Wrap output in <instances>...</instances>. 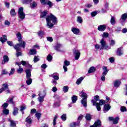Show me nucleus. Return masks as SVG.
<instances>
[{
	"instance_id": "a18cd8bd",
	"label": "nucleus",
	"mask_w": 127,
	"mask_h": 127,
	"mask_svg": "<svg viewBox=\"0 0 127 127\" xmlns=\"http://www.w3.org/2000/svg\"><path fill=\"white\" fill-rule=\"evenodd\" d=\"M36 118H37V120L39 121L40 118L41 117V113H36L35 114Z\"/></svg>"
},
{
	"instance_id": "473e14b6",
	"label": "nucleus",
	"mask_w": 127,
	"mask_h": 127,
	"mask_svg": "<svg viewBox=\"0 0 127 127\" xmlns=\"http://www.w3.org/2000/svg\"><path fill=\"white\" fill-rule=\"evenodd\" d=\"M32 1V0H22V2L24 4H28V3H30Z\"/></svg>"
},
{
	"instance_id": "e433bc0d",
	"label": "nucleus",
	"mask_w": 127,
	"mask_h": 127,
	"mask_svg": "<svg viewBox=\"0 0 127 127\" xmlns=\"http://www.w3.org/2000/svg\"><path fill=\"white\" fill-rule=\"evenodd\" d=\"M7 103H10V104H13V97H9L8 98L6 101Z\"/></svg>"
},
{
	"instance_id": "dca6fc26",
	"label": "nucleus",
	"mask_w": 127,
	"mask_h": 127,
	"mask_svg": "<svg viewBox=\"0 0 127 127\" xmlns=\"http://www.w3.org/2000/svg\"><path fill=\"white\" fill-rule=\"evenodd\" d=\"M26 78L27 79H29L31 77V71L29 69H27L25 70Z\"/></svg>"
},
{
	"instance_id": "69168bd1",
	"label": "nucleus",
	"mask_w": 127,
	"mask_h": 127,
	"mask_svg": "<svg viewBox=\"0 0 127 127\" xmlns=\"http://www.w3.org/2000/svg\"><path fill=\"white\" fill-rule=\"evenodd\" d=\"M107 75H102V76L101 77V81H103V82L105 81V80H106V76Z\"/></svg>"
},
{
	"instance_id": "a19ab883",
	"label": "nucleus",
	"mask_w": 127,
	"mask_h": 127,
	"mask_svg": "<svg viewBox=\"0 0 127 127\" xmlns=\"http://www.w3.org/2000/svg\"><path fill=\"white\" fill-rule=\"evenodd\" d=\"M77 21L78 23H82V22H83V18H82V17L80 16H77Z\"/></svg>"
},
{
	"instance_id": "8fccbe9b",
	"label": "nucleus",
	"mask_w": 127,
	"mask_h": 127,
	"mask_svg": "<svg viewBox=\"0 0 127 127\" xmlns=\"http://www.w3.org/2000/svg\"><path fill=\"white\" fill-rule=\"evenodd\" d=\"M28 79L26 80V83L28 85H30L32 83V79L31 78H27Z\"/></svg>"
},
{
	"instance_id": "de8ad7c7",
	"label": "nucleus",
	"mask_w": 127,
	"mask_h": 127,
	"mask_svg": "<svg viewBox=\"0 0 127 127\" xmlns=\"http://www.w3.org/2000/svg\"><path fill=\"white\" fill-rule=\"evenodd\" d=\"M95 106H96L97 111L100 112L101 111V105H99V103L95 104Z\"/></svg>"
},
{
	"instance_id": "f257e3e1",
	"label": "nucleus",
	"mask_w": 127,
	"mask_h": 127,
	"mask_svg": "<svg viewBox=\"0 0 127 127\" xmlns=\"http://www.w3.org/2000/svg\"><path fill=\"white\" fill-rule=\"evenodd\" d=\"M46 20L48 28H52L54 26V24L57 23V18L52 14L46 17Z\"/></svg>"
},
{
	"instance_id": "c9c22d12",
	"label": "nucleus",
	"mask_w": 127,
	"mask_h": 127,
	"mask_svg": "<svg viewBox=\"0 0 127 127\" xmlns=\"http://www.w3.org/2000/svg\"><path fill=\"white\" fill-rule=\"evenodd\" d=\"M29 54L30 55H35L36 54V50L34 49L30 50Z\"/></svg>"
},
{
	"instance_id": "49530a36",
	"label": "nucleus",
	"mask_w": 127,
	"mask_h": 127,
	"mask_svg": "<svg viewBox=\"0 0 127 127\" xmlns=\"http://www.w3.org/2000/svg\"><path fill=\"white\" fill-rule=\"evenodd\" d=\"M98 104L100 106H103L106 104V101L104 100H100Z\"/></svg>"
},
{
	"instance_id": "e2e57ef3",
	"label": "nucleus",
	"mask_w": 127,
	"mask_h": 127,
	"mask_svg": "<svg viewBox=\"0 0 127 127\" xmlns=\"http://www.w3.org/2000/svg\"><path fill=\"white\" fill-rule=\"evenodd\" d=\"M121 111L122 112V113L127 112V108H126V107L123 106L121 108Z\"/></svg>"
},
{
	"instance_id": "7ed1b4c3",
	"label": "nucleus",
	"mask_w": 127,
	"mask_h": 127,
	"mask_svg": "<svg viewBox=\"0 0 127 127\" xmlns=\"http://www.w3.org/2000/svg\"><path fill=\"white\" fill-rule=\"evenodd\" d=\"M18 17L20 19L23 20L25 18V13L23 12V7H21L19 8L18 11Z\"/></svg>"
},
{
	"instance_id": "6e6d98bb",
	"label": "nucleus",
	"mask_w": 127,
	"mask_h": 127,
	"mask_svg": "<svg viewBox=\"0 0 127 127\" xmlns=\"http://www.w3.org/2000/svg\"><path fill=\"white\" fill-rule=\"evenodd\" d=\"M102 37L107 38V37H109V33L104 32L103 34L102 35Z\"/></svg>"
},
{
	"instance_id": "4d7b16f0",
	"label": "nucleus",
	"mask_w": 127,
	"mask_h": 127,
	"mask_svg": "<svg viewBox=\"0 0 127 127\" xmlns=\"http://www.w3.org/2000/svg\"><path fill=\"white\" fill-rule=\"evenodd\" d=\"M36 5H37V4L35 2H33L31 3V8H34V7H36Z\"/></svg>"
},
{
	"instance_id": "5701e85b",
	"label": "nucleus",
	"mask_w": 127,
	"mask_h": 127,
	"mask_svg": "<svg viewBox=\"0 0 127 127\" xmlns=\"http://www.w3.org/2000/svg\"><path fill=\"white\" fill-rule=\"evenodd\" d=\"M81 104L83 105V107L85 108L88 106L87 104V99L86 98H82L81 100Z\"/></svg>"
},
{
	"instance_id": "1a4fd4ad",
	"label": "nucleus",
	"mask_w": 127,
	"mask_h": 127,
	"mask_svg": "<svg viewBox=\"0 0 127 127\" xmlns=\"http://www.w3.org/2000/svg\"><path fill=\"white\" fill-rule=\"evenodd\" d=\"M102 127V122L101 120H98L96 121L94 124L93 126H90V127Z\"/></svg>"
},
{
	"instance_id": "6ab92c4d",
	"label": "nucleus",
	"mask_w": 127,
	"mask_h": 127,
	"mask_svg": "<svg viewBox=\"0 0 127 127\" xmlns=\"http://www.w3.org/2000/svg\"><path fill=\"white\" fill-rule=\"evenodd\" d=\"M74 55H75V60H78L79 58H80V55H81V54L80 53V51H76L74 52Z\"/></svg>"
},
{
	"instance_id": "b1692460",
	"label": "nucleus",
	"mask_w": 127,
	"mask_h": 127,
	"mask_svg": "<svg viewBox=\"0 0 127 127\" xmlns=\"http://www.w3.org/2000/svg\"><path fill=\"white\" fill-rule=\"evenodd\" d=\"M114 87H116V88H119L120 87V86H121V81L117 80H116L114 82Z\"/></svg>"
},
{
	"instance_id": "6e6552de",
	"label": "nucleus",
	"mask_w": 127,
	"mask_h": 127,
	"mask_svg": "<svg viewBox=\"0 0 127 127\" xmlns=\"http://www.w3.org/2000/svg\"><path fill=\"white\" fill-rule=\"evenodd\" d=\"M109 121L110 122H113L114 125H117V124H119V121H120V118L117 117L114 118V117H109Z\"/></svg>"
},
{
	"instance_id": "774afa93",
	"label": "nucleus",
	"mask_w": 127,
	"mask_h": 127,
	"mask_svg": "<svg viewBox=\"0 0 127 127\" xmlns=\"http://www.w3.org/2000/svg\"><path fill=\"white\" fill-rule=\"evenodd\" d=\"M2 108H4V109H5V108H7L8 107V104L5 103L2 105Z\"/></svg>"
},
{
	"instance_id": "2f4dec72",
	"label": "nucleus",
	"mask_w": 127,
	"mask_h": 127,
	"mask_svg": "<svg viewBox=\"0 0 127 127\" xmlns=\"http://www.w3.org/2000/svg\"><path fill=\"white\" fill-rule=\"evenodd\" d=\"M18 114V109L16 107H14V110L13 112V116H16Z\"/></svg>"
},
{
	"instance_id": "72a5a7b5",
	"label": "nucleus",
	"mask_w": 127,
	"mask_h": 127,
	"mask_svg": "<svg viewBox=\"0 0 127 127\" xmlns=\"http://www.w3.org/2000/svg\"><path fill=\"white\" fill-rule=\"evenodd\" d=\"M96 71V68L94 66H91L90 67L89 70H88V73H93V72H95Z\"/></svg>"
},
{
	"instance_id": "7c9ffc66",
	"label": "nucleus",
	"mask_w": 127,
	"mask_h": 127,
	"mask_svg": "<svg viewBox=\"0 0 127 127\" xmlns=\"http://www.w3.org/2000/svg\"><path fill=\"white\" fill-rule=\"evenodd\" d=\"M17 72L18 74H21L23 72V68L19 66V68L17 69Z\"/></svg>"
},
{
	"instance_id": "f704fd0d",
	"label": "nucleus",
	"mask_w": 127,
	"mask_h": 127,
	"mask_svg": "<svg viewBox=\"0 0 127 127\" xmlns=\"http://www.w3.org/2000/svg\"><path fill=\"white\" fill-rule=\"evenodd\" d=\"M10 123L11 127H16V123H15V121L10 120Z\"/></svg>"
},
{
	"instance_id": "aec40b11",
	"label": "nucleus",
	"mask_w": 127,
	"mask_h": 127,
	"mask_svg": "<svg viewBox=\"0 0 127 127\" xmlns=\"http://www.w3.org/2000/svg\"><path fill=\"white\" fill-rule=\"evenodd\" d=\"M102 70L103 71V72L102 73V75H107V74H108V72H109V69H108V67L107 66H103Z\"/></svg>"
},
{
	"instance_id": "bf43d9fd",
	"label": "nucleus",
	"mask_w": 127,
	"mask_h": 127,
	"mask_svg": "<svg viewBox=\"0 0 127 127\" xmlns=\"http://www.w3.org/2000/svg\"><path fill=\"white\" fill-rule=\"evenodd\" d=\"M116 44V41L112 40L110 41V46H114Z\"/></svg>"
},
{
	"instance_id": "338daca9",
	"label": "nucleus",
	"mask_w": 127,
	"mask_h": 127,
	"mask_svg": "<svg viewBox=\"0 0 127 127\" xmlns=\"http://www.w3.org/2000/svg\"><path fill=\"white\" fill-rule=\"evenodd\" d=\"M47 39L48 41H49L50 42H52V41H53V39L51 37H47Z\"/></svg>"
},
{
	"instance_id": "ddd939ff",
	"label": "nucleus",
	"mask_w": 127,
	"mask_h": 127,
	"mask_svg": "<svg viewBox=\"0 0 127 127\" xmlns=\"http://www.w3.org/2000/svg\"><path fill=\"white\" fill-rule=\"evenodd\" d=\"M111 109V106L109 104H105L104 107V112L107 113Z\"/></svg>"
},
{
	"instance_id": "13d9d810",
	"label": "nucleus",
	"mask_w": 127,
	"mask_h": 127,
	"mask_svg": "<svg viewBox=\"0 0 127 127\" xmlns=\"http://www.w3.org/2000/svg\"><path fill=\"white\" fill-rule=\"evenodd\" d=\"M76 126H77V122H73L69 125L70 127H76Z\"/></svg>"
},
{
	"instance_id": "0eeeda50",
	"label": "nucleus",
	"mask_w": 127,
	"mask_h": 127,
	"mask_svg": "<svg viewBox=\"0 0 127 127\" xmlns=\"http://www.w3.org/2000/svg\"><path fill=\"white\" fill-rule=\"evenodd\" d=\"M71 31L74 34H75V35H80V33H81V31H80V29L75 27H72L71 28Z\"/></svg>"
},
{
	"instance_id": "58836bf2",
	"label": "nucleus",
	"mask_w": 127,
	"mask_h": 127,
	"mask_svg": "<svg viewBox=\"0 0 127 127\" xmlns=\"http://www.w3.org/2000/svg\"><path fill=\"white\" fill-rule=\"evenodd\" d=\"M10 13L11 16H15V15H16V13H15V10H14V9H11Z\"/></svg>"
},
{
	"instance_id": "9b49d317",
	"label": "nucleus",
	"mask_w": 127,
	"mask_h": 127,
	"mask_svg": "<svg viewBox=\"0 0 127 127\" xmlns=\"http://www.w3.org/2000/svg\"><path fill=\"white\" fill-rule=\"evenodd\" d=\"M117 54L118 56H122L124 54V51L123 50V47L119 48L117 49Z\"/></svg>"
},
{
	"instance_id": "864d4df0",
	"label": "nucleus",
	"mask_w": 127,
	"mask_h": 127,
	"mask_svg": "<svg viewBox=\"0 0 127 127\" xmlns=\"http://www.w3.org/2000/svg\"><path fill=\"white\" fill-rule=\"evenodd\" d=\"M57 118H58V115H56L54 118V120H53L54 126H55L56 125V120H57Z\"/></svg>"
},
{
	"instance_id": "37998d69",
	"label": "nucleus",
	"mask_w": 127,
	"mask_h": 127,
	"mask_svg": "<svg viewBox=\"0 0 127 127\" xmlns=\"http://www.w3.org/2000/svg\"><path fill=\"white\" fill-rule=\"evenodd\" d=\"M26 122L27 123V124H31L32 120H31V118H30V117L29 116L26 119Z\"/></svg>"
},
{
	"instance_id": "5fc2aeb1",
	"label": "nucleus",
	"mask_w": 127,
	"mask_h": 127,
	"mask_svg": "<svg viewBox=\"0 0 127 127\" xmlns=\"http://www.w3.org/2000/svg\"><path fill=\"white\" fill-rule=\"evenodd\" d=\"M8 88V85L7 84H4L2 85V89L5 91V90H6Z\"/></svg>"
},
{
	"instance_id": "cd10ccee",
	"label": "nucleus",
	"mask_w": 127,
	"mask_h": 127,
	"mask_svg": "<svg viewBox=\"0 0 127 127\" xmlns=\"http://www.w3.org/2000/svg\"><path fill=\"white\" fill-rule=\"evenodd\" d=\"M85 118L86 121H91V120H92V115H91L90 114H87L85 116Z\"/></svg>"
},
{
	"instance_id": "412c9836",
	"label": "nucleus",
	"mask_w": 127,
	"mask_h": 127,
	"mask_svg": "<svg viewBox=\"0 0 127 127\" xmlns=\"http://www.w3.org/2000/svg\"><path fill=\"white\" fill-rule=\"evenodd\" d=\"M84 117V116L83 115H80L77 119V124H76V126L77 127H79L80 126V122H81V121H82L83 118Z\"/></svg>"
},
{
	"instance_id": "79ce46f5",
	"label": "nucleus",
	"mask_w": 127,
	"mask_h": 127,
	"mask_svg": "<svg viewBox=\"0 0 127 127\" xmlns=\"http://www.w3.org/2000/svg\"><path fill=\"white\" fill-rule=\"evenodd\" d=\"M53 57H52V56L51 55H48L47 57V60L49 62H51V61L52 60Z\"/></svg>"
},
{
	"instance_id": "f03ea898",
	"label": "nucleus",
	"mask_w": 127,
	"mask_h": 127,
	"mask_svg": "<svg viewBox=\"0 0 127 127\" xmlns=\"http://www.w3.org/2000/svg\"><path fill=\"white\" fill-rule=\"evenodd\" d=\"M19 44H17L15 46H14V49L16 50V52L18 51H20L21 50V48H25V42H19Z\"/></svg>"
},
{
	"instance_id": "393cba45",
	"label": "nucleus",
	"mask_w": 127,
	"mask_h": 127,
	"mask_svg": "<svg viewBox=\"0 0 127 127\" xmlns=\"http://www.w3.org/2000/svg\"><path fill=\"white\" fill-rule=\"evenodd\" d=\"M46 95V92L45 91H40L39 93L38 94L39 97H43L45 98V96Z\"/></svg>"
},
{
	"instance_id": "c85d7f7f",
	"label": "nucleus",
	"mask_w": 127,
	"mask_h": 127,
	"mask_svg": "<svg viewBox=\"0 0 127 127\" xmlns=\"http://www.w3.org/2000/svg\"><path fill=\"white\" fill-rule=\"evenodd\" d=\"M83 80H84V77H80L77 80L76 82V84H77V85H80V84H81Z\"/></svg>"
},
{
	"instance_id": "052dcab7",
	"label": "nucleus",
	"mask_w": 127,
	"mask_h": 127,
	"mask_svg": "<svg viewBox=\"0 0 127 127\" xmlns=\"http://www.w3.org/2000/svg\"><path fill=\"white\" fill-rule=\"evenodd\" d=\"M69 65H70V62H69L67 60H65L64 61V66H69Z\"/></svg>"
},
{
	"instance_id": "680f3d73",
	"label": "nucleus",
	"mask_w": 127,
	"mask_h": 127,
	"mask_svg": "<svg viewBox=\"0 0 127 127\" xmlns=\"http://www.w3.org/2000/svg\"><path fill=\"white\" fill-rule=\"evenodd\" d=\"M34 61L35 63H36V62H38V61H39V57L35 56L34 58Z\"/></svg>"
},
{
	"instance_id": "a211bd4d",
	"label": "nucleus",
	"mask_w": 127,
	"mask_h": 127,
	"mask_svg": "<svg viewBox=\"0 0 127 127\" xmlns=\"http://www.w3.org/2000/svg\"><path fill=\"white\" fill-rule=\"evenodd\" d=\"M0 41L2 43H4L6 41H7V37L6 35H2V37L0 38Z\"/></svg>"
},
{
	"instance_id": "09e8293b",
	"label": "nucleus",
	"mask_w": 127,
	"mask_h": 127,
	"mask_svg": "<svg viewBox=\"0 0 127 127\" xmlns=\"http://www.w3.org/2000/svg\"><path fill=\"white\" fill-rule=\"evenodd\" d=\"M3 114H4V115H8V114H9V110L5 108L3 110Z\"/></svg>"
},
{
	"instance_id": "c03bdc74",
	"label": "nucleus",
	"mask_w": 127,
	"mask_h": 127,
	"mask_svg": "<svg viewBox=\"0 0 127 127\" xmlns=\"http://www.w3.org/2000/svg\"><path fill=\"white\" fill-rule=\"evenodd\" d=\"M38 100L39 103H43V102H44V97L42 96H39Z\"/></svg>"
},
{
	"instance_id": "f8f14e48",
	"label": "nucleus",
	"mask_w": 127,
	"mask_h": 127,
	"mask_svg": "<svg viewBox=\"0 0 127 127\" xmlns=\"http://www.w3.org/2000/svg\"><path fill=\"white\" fill-rule=\"evenodd\" d=\"M106 28H107L106 25H100L98 27L99 31H105Z\"/></svg>"
},
{
	"instance_id": "423d86ee",
	"label": "nucleus",
	"mask_w": 127,
	"mask_h": 127,
	"mask_svg": "<svg viewBox=\"0 0 127 127\" xmlns=\"http://www.w3.org/2000/svg\"><path fill=\"white\" fill-rule=\"evenodd\" d=\"M41 2L42 4H47L49 5V7H52L53 5L52 2L50 1L49 0H41Z\"/></svg>"
},
{
	"instance_id": "39448f33",
	"label": "nucleus",
	"mask_w": 127,
	"mask_h": 127,
	"mask_svg": "<svg viewBox=\"0 0 127 127\" xmlns=\"http://www.w3.org/2000/svg\"><path fill=\"white\" fill-rule=\"evenodd\" d=\"M63 46L62 44L57 43L56 45L55 46V49L58 52H63Z\"/></svg>"
},
{
	"instance_id": "4c0bfd02",
	"label": "nucleus",
	"mask_w": 127,
	"mask_h": 127,
	"mask_svg": "<svg viewBox=\"0 0 127 127\" xmlns=\"http://www.w3.org/2000/svg\"><path fill=\"white\" fill-rule=\"evenodd\" d=\"M26 109V107L23 105L21 106L20 111V112H22V115H24V112L23 111Z\"/></svg>"
},
{
	"instance_id": "3c124183",
	"label": "nucleus",
	"mask_w": 127,
	"mask_h": 127,
	"mask_svg": "<svg viewBox=\"0 0 127 127\" xmlns=\"http://www.w3.org/2000/svg\"><path fill=\"white\" fill-rule=\"evenodd\" d=\"M68 90H69V87L68 86H64L63 87V91L64 93H67V92H68Z\"/></svg>"
},
{
	"instance_id": "ea45409f",
	"label": "nucleus",
	"mask_w": 127,
	"mask_h": 127,
	"mask_svg": "<svg viewBox=\"0 0 127 127\" xmlns=\"http://www.w3.org/2000/svg\"><path fill=\"white\" fill-rule=\"evenodd\" d=\"M47 15V11H44L41 14V17L43 18V17H45Z\"/></svg>"
},
{
	"instance_id": "a878e982",
	"label": "nucleus",
	"mask_w": 127,
	"mask_h": 127,
	"mask_svg": "<svg viewBox=\"0 0 127 127\" xmlns=\"http://www.w3.org/2000/svg\"><path fill=\"white\" fill-rule=\"evenodd\" d=\"M110 22L112 25L116 24V17L112 16Z\"/></svg>"
},
{
	"instance_id": "bb28decb",
	"label": "nucleus",
	"mask_w": 127,
	"mask_h": 127,
	"mask_svg": "<svg viewBox=\"0 0 127 127\" xmlns=\"http://www.w3.org/2000/svg\"><path fill=\"white\" fill-rule=\"evenodd\" d=\"M37 34L38 35V36L40 37V38H42L43 36H44V32L43 31H39Z\"/></svg>"
},
{
	"instance_id": "4468645a",
	"label": "nucleus",
	"mask_w": 127,
	"mask_h": 127,
	"mask_svg": "<svg viewBox=\"0 0 127 127\" xmlns=\"http://www.w3.org/2000/svg\"><path fill=\"white\" fill-rule=\"evenodd\" d=\"M3 60L2 61L1 64H5L9 61V59L7 56H4L3 57Z\"/></svg>"
},
{
	"instance_id": "9d476101",
	"label": "nucleus",
	"mask_w": 127,
	"mask_h": 127,
	"mask_svg": "<svg viewBox=\"0 0 127 127\" xmlns=\"http://www.w3.org/2000/svg\"><path fill=\"white\" fill-rule=\"evenodd\" d=\"M94 99L91 100V103H93V106H95L97 104L98 101H100V98L99 96L96 95L94 97Z\"/></svg>"
},
{
	"instance_id": "4be33fe9",
	"label": "nucleus",
	"mask_w": 127,
	"mask_h": 127,
	"mask_svg": "<svg viewBox=\"0 0 127 127\" xmlns=\"http://www.w3.org/2000/svg\"><path fill=\"white\" fill-rule=\"evenodd\" d=\"M16 36L18 39L19 42H24L23 41L21 40V39H22V37H21V34L20 33L18 32L16 34Z\"/></svg>"
},
{
	"instance_id": "0e129e2a",
	"label": "nucleus",
	"mask_w": 127,
	"mask_h": 127,
	"mask_svg": "<svg viewBox=\"0 0 127 127\" xmlns=\"http://www.w3.org/2000/svg\"><path fill=\"white\" fill-rule=\"evenodd\" d=\"M14 71H15L14 68H11L9 73V76H11V75H13V74L14 73Z\"/></svg>"
},
{
	"instance_id": "f3484780",
	"label": "nucleus",
	"mask_w": 127,
	"mask_h": 127,
	"mask_svg": "<svg viewBox=\"0 0 127 127\" xmlns=\"http://www.w3.org/2000/svg\"><path fill=\"white\" fill-rule=\"evenodd\" d=\"M79 96L81 98H83L82 99H87L88 98V95H87L83 91L79 93Z\"/></svg>"
},
{
	"instance_id": "20e7f679",
	"label": "nucleus",
	"mask_w": 127,
	"mask_h": 127,
	"mask_svg": "<svg viewBox=\"0 0 127 127\" xmlns=\"http://www.w3.org/2000/svg\"><path fill=\"white\" fill-rule=\"evenodd\" d=\"M100 50H102V49H111V47H106L107 44L106 43V41H105V40H104V39H102L100 41Z\"/></svg>"
},
{
	"instance_id": "2eb2a0df",
	"label": "nucleus",
	"mask_w": 127,
	"mask_h": 127,
	"mask_svg": "<svg viewBox=\"0 0 127 127\" xmlns=\"http://www.w3.org/2000/svg\"><path fill=\"white\" fill-rule=\"evenodd\" d=\"M51 77L56 81L59 80V74L58 73H54L53 74L51 75Z\"/></svg>"
},
{
	"instance_id": "c756f323",
	"label": "nucleus",
	"mask_w": 127,
	"mask_h": 127,
	"mask_svg": "<svg viewBox=\"0 0 127 127\" xmlns=\"http://www.w3.org/2000/svg\"><path fill=\"white\" fill-rule=\"evenodd\" d=\"M72 102L73 104H75L78 100V97L76 96L73 95L71 98Z\"/></svg>"
},
{
	"instance_id": "603ef678",
	"label": "nucleus",
	"mask_w": 127,
	"mask_h": 127,
	"mask_svg": "<svg viewBox=\"0 0 127 127\" xmlns=\"http://www.w3.org/2000/svg\"><path fill=\"white\" fill-rule=\"evenodd\" d=\"M66 119H67V117L66 116V114H63L61 116V119L62 120V121L63 122H65V121H66Z\"/></svg>"
}]
</instances>
